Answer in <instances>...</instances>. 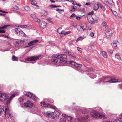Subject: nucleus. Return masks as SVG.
<instances>
[{
    "instance_id": "nucleus-62",
    "label": "nucleus",
    "mask_w": 122,
    "mask_h": 122,
    "mask_svg": "<svg viewBox=\"0 0 122 122\" xmlns=\"http://www.w3.org/2000/svg\"><path fill=\"white\" fill-rule=\"evenodd\" d=\"M19 101L22 102V101H23V99L21 97V98H20L19 99Z\"/></svg>"
},
{
    "instance_id": "nucleus-31",
    "label": "nucleus",
    "mask_w": 122,
    "mask_h": 122,
    "mask_svg": "<svg viewBox=\"0 0 122 122\" xmlns=\"http://www.w3.org/2000/svg\"><path fill=\"white\" fill-rule=\"evenodd\" d=\"M109 78V77L108 76H106L105 77H104L103 79V82L104 83H105L106 82H106V81L109 80L108 79Z\"/></svg>"
},
{
    "instance_id": "nucleus-11",
    "label": "nucleus",
    "mask_w": 122,
    "mask_h": 122,
    "mask_svg": "<svg viewBox=\"0 0 122 122\" xmlns=\"http://www.w3.org/2000/svg\"><path fill=\"white\" fill-rule=\"evenodd\" d=\"M8 110V108H6L4 106L2 105H0V110L3 111V112H4L5 115H6L7 111Z\"/></svg>"
},
{
    "instance_id": "nucleus-35",
    "label": "nucleus",
    "mask_w": 122,
    "mask_h": 122,
    "mask_svg": "<svg viewBox=\"0 0 122 122\" xmlns=\"http://www.w3.org/2000/svg\"><path fill=\"white\" fill-rule=\"evenodd\" d=\"M34 20L35 21L37 22H39V23H40V20L38 18H36H36H34Z\"/></svg>"
},
{
    "instance_id": "nucleus-61",
    "label": "nucleus",
    "mask_w": 122,
    "mask_h": 122,
    "mask_svg": "<svg viewBox=\"0 0 122 122\" xmlns=\"http://www.w3.org/2000/svg\"><path fill=\"white\" fill-rule=\"evenodd\" d=\"M70 33H71V32L70 31L67 32H66L65 33H64V34L65 35L67 34H69Z\"/></svg>"
},
{
    "instance_id": "nucleus-56",
    "label": "nucleus",
    "mask_w": 122,
    "mask_h": 122,
    "mask_svg": "<svg viewBox=\"0 0 122 122\" xmlns=\"http://www.w3.org/2000/svg\"><path fill=\"white\" fill-rule=\"evenodd\" d=\"M13 8L15 9H18V7L16 6H14Z\"/></svg>"
},
{
    "instance_id": "nucleus-7",
    "label": "nucleus",
    "mask_w": 122,
    "mask_h": 122,
    "mask_svg": "<svg viewBox=\"0 0 122 122\" xmlns=\"http://www.w3.org/2000/svg\"><path fill=\"white\" fill-rule=\"evenodd\" d=\"M9 97L6 94L0 92V100L2 102H4Z\"/></svg>"
},
{
    "instance_id": "nucleus-46",
    "label": "nucleus",
    "mask_w": 122,
    "mask_h": 122,
    "mask_svg": "<svg viewBox=\"0 0 122 122\" xmlns=\"http://www.w3.org/2000/svg\"><path fill=\"white\" fill-rule=\"evenodd\" d=\"M94 14V12L93 11H92L91 12H89V13L87 14V15H92L93 14Z\"/></svg>"
},
{
    "instance_id": "nucleus-57",
    "label": "nucleus",
    "mask_w": 122,
    "mask_h": 122,
    "mask_svg": "<svg viewBox=\"0 0 122 122\" xmlns=\"http://www.w3.org/2000/svg\"><path fill=\"white\" fill-rule=\"evenodd\" d=\"M112 12L113 13V14L115 15H116L117 14V13L115 11H113Z\"/></svg>"
},
{
    "instance_id": "nucleus-44",
    "label": "nucleus",
    "mask_w": 122,
    "mask_h": 122,
    "mask_svg": "<svg viewBox=\"0 0 122 122\" xmlns=\"http://www.w3.org/2000/svg\"><path fill=\"white\" fill-rule=\"evenodd\" d=\"M76 17V15L75 14H72L70 16V18H71L72 17Z\"/></svg>"
},
{
    "instance_id": "nucleus-36",
    "label": "nucleus",
    "mask_w": 122,
    "mask_h": 122,
    "mask_svg": "<svg viewBox=\"0 0 122 122\" xmlns=\"http://www.w3.org/2000/svg\"><path fill=\"white\" fill-rule=\"evenodd\" d=\"M76 8L74 6H72L71 7L70 11H74L75 10Z\"/></svg>"
},
{
    "instance_id": "nucleus-3",
    "label": "nucleus",
    "mask_w": 122,
    "mask_h": 122,
    "mask_svg": "<svg viewBox=\"0 0 122 122\" xmlns=\"http://www.w3.org/2000/svg\"><path fill=\"white\" fill-rule=\"evenodd\" d=\"M56 55H53L52 57L54 58L51 60L52 61L55 63H61L64 61V60L61 58L56 56Z\"/></svg>"
},
{
    "instance_id": "nucleus-54",
    "label": "nucleus",
    "mask_w": 122,
    "mask_h": 122,
    "mask_svg": "<svg viewBox=\"0 0 122 122\" xmlns=\"http://www.w3.org/2000/svg\"><path fill=\"white\" fill-rule=\"evenodd\" d=\"M90 36L92 37H93L94 36V33L93 32H91L90 34Z\"/></svg>"
},
{
    "instance_id": "nucleus-16",
    "label": "nucleus",
    "mask_w": 122,
    "mask_h": 122,
    "mask_svg": "<svg viewBox=\"0 0 122 122\" xmlns=\"http://www.w3.org/2000/svg\"><path fill=\"white\" fill-rule=\"evenodd\" d=\"M101 5V3L99 2H97L96 5H95L94 7V10L95 11L99 9V5Z\"/></svg>"
},
{
    "instance_id": "nucleus-33",
    "label": "nucleus",
    "mask_w": 122,
    "mask_h": 122,
    "mask_svg": "<svg viewBox=\"0 0 122 122\" xmlns=\"http://www.w3.org/2000/svg\"><path fill=\"white\" fill-rule=\"evenodd\" d=\"M62 29V28L61 27H60L57 30V32L59 34H61V33H62V32H61V31H60V30H61Z\"/></svg>"
},
{
    "instance_id": "nucleus-38",
    "label": "nucleus",
    "mask_w": 122,
    "mask_h": 122,
    "mask_svg": "<svg viewBox=\"0 0 122 122\" xmlns=\"http://www.w3.org/2000/svg\"><path fill=\"white\" fill-rule=\"evenodd\" d=\"M80 29H82L83 30H82V31H84V30H86V28H85V26H80Z\"/></svg>"
},
{
    "instance_id": "nucleus-42",
    "label": "nucleus",
    "mask_w": 122,
    "mask_h": 122,
    "mask_svg": "<svg viewBox=\"0 0 122 122\" xmlns=\"http://www.w3.org/2000/svg\"><path fill=\"white\" fill-rule=\"evenodd\" d=\"M84 37L83 36H81L79 37L77 40V41H79L80 40H82V39H84Z\"/></svg>"
},
{
    "instance_id": "nucleus-64",
    "label": "nucleus",
    "mask_w": 122,
    "mask_h": 122,
    "mask_svg": "<svg viewBox=\"0 0 122 122\" xmlns=\"http://www.w3.org/2000/svg\"><path fill=\"white\" fill-rule=\"evenodd\" d=\"M113 50H110L109 51L110 53L111 54L113 53Z\"/></svg>"
},
{
    "instance_id": "nucleus-18",
    "label": "nucleus",
    "mask_w": 122,
    "mask_h": 122,
    "mask_svg": "<svg viewBox=\"0 0 122 122\" xmlns=\"http://www.w3.org/2000/svg\"><path fill=\"white\" fill-rule=\"evenodd\" d=\"M92 16L93 17V20H94L95 23H96L98 21L99 18L95 15Z\"/></svg>"
},
{
    "instance_id": "nucleus-26",
    "label": "nucleus",
    "mask_w": 122,
    "mask_h": 122,
    "mask_svg": "<svg viewBox=\"0 0 122 122\" xmlns=\"http://www.w3.org/2000/svg\"><path fill=\"white\" fill-rule=\"evenodd\" d=\"M88 75L91 78L93 79L96 77V75L92 73L91 74H88Z\"/></svg>"
},
{
    "instance_id": "nucleus-50",
    "label": "nucleus",
    "mask_w": 122,
    "mask_h": 122,
    "mask_svg": "<svg viewBox=\"0 0 122 122\" xmlns=\"http://www.w3.org/2000/svg\"><path fill=\"white\" fill-rule=\"evenodd\" d=\"M108 1H104V3L105 5H106L107 6H108Z\"/></svg>"
},
{
    "instance_id": "nucleus-32",
    "label": "nucleus",
    "mask_w": 122,
    "mask_h": 122,
    "mask_svg": "<svg viewBox=\"0 0 122 122\" xmlns=\"http://www.w3.org/2000/svg\"><path fill=\"white\" fill-rule=\"evenodd\" d=\"M99 6H100V8L103 11H104L106 10V9L105 7L102 5L101 3V5H100Z\"/></svg>"
},
{
    "instance_id": "nucleus-63",
    "label": "nucleus",
    "mask_w": 122,
    "mask_h": 122,
    "mask_svg": "<svg viewBox=\"0 0 122 122\" xmlns=\"http://www.w3.org/2000/svg\"><path fill=\"white\" fill-rule=\"evenodd\" d=\"M25 54H24L23 55L21 56L20 58H22L25 57Z\"/></svg>"
},
{
    "instance_id": "nucleus-41",
    "label": "nucleus",
    "mask_w": 122,
    "mask_h": 122,
    "mask_svg": "<svg viewBox=\"0 0 122 122\" xmlns=\"http://www.w3.org/2000/svg\"><path fill=\"white\" fill-rule=\"evenodd\" d=\"M25 9L27 11L30 10V7L27 6H26L25 7Z\"/></svg>"
},
{
    "instance_id": "nucleus-40",
    "label": "nucleus",
    "mask_w": 122,
    "mask_h": 122,
    "mask_svg": "<svg viewBox=\"0 0 122 122\" xmlns=\"http://www.w3.org/2000/svg\"><path fill=\"white\" fill-rule=\"evenodd\" d=\"M10 25H5L3 27H0V29H3L4 28H5L7 27H8V26H9Z\"/></svg>"
},
{
    "instance_id": "nucleus-28",
    "label": "nucleus",
    "mask_w": 122,
    "mask_h": 122,
    "mask_svg": "<svg viewBox=\"0 0 122 122\" xmlns=\"http://www.w3.org/2000/svg\"><path fill=\"white\" fill-rule=\"evenodd\" d=\"M81 112L82 114H86L88 113V111L86 109H82L81 110Z\"/></svg>"
},
{
    "instance_id": "nucleus-45",
    "label": "nucleus",
    "mask_w": 122,
    "mask_h": 122,
    "mask_svg": "<svg viewBox=\"0 0 122 122\" xmlns=\"http://www.w3.org/2000/svg\"><path fill=\"white\" fill-rule=\"evenodd\" d=\"M15 95L14 94H12L11 96L10 97V100H11L12 98L15 97Z\"/></svg>"
},
{
    "instance_id": "nucleus-39",
    "label": "nucleus",
    "mask_w": 122,
    "mask_h": 122,
    "mask_svg": "<svg viewBox=\"0 0 122 122\" xmlns=\"http://www.w3.org/2000/svg\"><path fill=\"white\" fill-rule=\"evenodd\" d=\"M10 25H5L3 27H0V29H3L4 28H5L7 27H8V26H9Z\"/></svg>"
},
{
    "instance_id": "nucleus-52",
    "label": "nucleus",
    "mask_w": 122,
    "mask_h": 122,
    "mask_svg": "<svg viewBox=\"0 0 122 122\" xmlns=\"http://www.w3.org/2000/svg\"><path fill=\"white\" fill-rule=\"evenodd\" d=\"M5 31L4 30H0V33H5Z\"/></svg>"
},
{
    "instance_id": "nucleus-47",
    "label": "nucleus",
    "mask_w": 122,
    "mask_h": 122,
    "mask_svg": "<svg viewBox=\"0 0 122 122\" xmlns=\"http://www.w3.org/2000/svg\"><path fill=\"white\" fill-rule=\"evenodd\" d=\"M43 13H44V15H46L48 14V13L46 11H44Z\"/></svg>"
},
{
    "instance_id": "nucleus-6",
    "label": "nucleus",
    "mask_w": 122,
    "mask_h": 122,
    "mask_svg": "<svg viewBox=\"0 0 122 122\" xmlns=\"http://www.w3.org/2000/svg\"><path fill=\"white\" fill-rule=\"evenodd\" d=\"M41 106L43 107L51 108L54 109H57L56 107L55 106L50 104L46 103L45 102H41Z\"/></svg>"
},
{
    "instance_id": "nucleus-55",
    "label": "nucleus",
    "mask_w": 122,
    "mask_h": 122,
    "mask_svg": "<svg viewBox=\"0 0 122 122\" xmlns=\"http://www.w3.org/2000/svg\"><path fill=\"white\" fill-rule=\"evenodd\" d=\"M18 27H19L22 28H24V25H18Z\"/></svg>"
},
{
    "instance_id": "nucleus-17",
    "label": "nucleus",
    "mask_w": 122,
    "mask_h": 122,
    "mask_svg": "<svg viewBox=\"0 0 122 122\" xmlns=\"http://www.w3.org/2000/svg\"><path fill=\"white\" fill-rule=\"evenodd\" d=\"M19 36L22 37H26L27 36L23 32L22 30L20 31L18 34Z\"/></svg>"
},
{
    "instance_id": "nucleus-14",
    "label": "nucleus",
    "mask_w": 122,
    "mask_h": 122,
    "mask_svg": "<svg viewBox=\"0 0 122 122\" xmlns=\"http://www.w3.org/2000/svg\"><path fill=\"white\" fill-rule=\"evenodd\" d=\"M106 81L109 83H114L120 82L119 80L115 79H111L109 80Z\"/></svg>"
},
{
    "instance_id": "nucleus-19",
    "label": "nucleus",
    "mask_w": 122,
    "mask_h": 122,
    "mask_svg": "<svg viewBox=\"0 0 122 122\" xmlns=\"http://www.w3.org/2000/svg\"><path fill=\"white\" fill-rule=\"evenodd\" d=\"M107 24L105 21H103L101 24L102 28H103L104 29H106V27Z\"/></svg>"
},
{
    "instance_id": "nucleus-12",
    "label": "nucleus",
    "mask_w": 122,
    "mask_h": 122,
    "mask_svg": "<svg viewBox=\"0 0 122 122\" xmlns=\"http://www.w3.org/2000/svg\"><path fill=\"white\" fill-rule=\"evenodd\" d=\"M113 33V32L110 29H109L107 31L106 33V35L107 38H109L110 36L112 35Z\"/></svg>"
},
{
    "instance_id": "nucleus-27",
    "label": "nucleus",
    "mask_w": 122,
    "mask_h": 122,
    "mask_svg": "<svg viewBox=\"0 0 122 122\" xmlns=\"http://www.w3.org/2000/svg\"><path fill=\"white\" fill-rule=\"evenodd\" d=\"M66 118H67V119L68 121H70V122H71V121L73 120V121L75 120V119L73 118V117H71L67 116Z\"/></svg>"
},
{
    "instance_id": "nucleus-48",
    "label": "nucleus",
    "mask_w": 122,
    "mask_h": 122,
    "mask_svg": "<svg viewBox=\"0 0 122 122\" xmlns=\"http://www.w3.org/2000/svg\"><path fill=\"white\" fill-rule=\"evenodd\" d=\"M77 49L78 51H79L81 53V48H79V47H77Z\"/></svg>"
},
{
    "instance_id": "nucleus-25",
    "label": "nucleus",
    "mask_w": 122,
    "mask_h": 122,
    "mask_svg": "<svg viewBox=\"0 0 122 122\" xmlns=\"http://www.w3.org/2000/svg\"><path fill=\"white\" fill-rule=\"evenodd\" d=\"M115 57L117 59H118L120 60L121 59V57L119 55L118 53H116L115 55Z\"/></svg>"
},
{
    "instance_id": "nucleus-5",
    "label": "nucleus",
    "mask_w": 122,
    "mask_h": 122,
    "mask_svg": "<svg viewBox=\"0 0 122 122\" xmlns=\"http://www.w3.org/2000/svg\"><path fill=\"white\" fill-rule=\"evenodd\" d=\"M67 62L68 63L72 65L73 67L77 70L79 69L81 66V64H78L73 61H68Z\"/></svg>"
},
{
    "instance_id": "nucleus-13",
    "label": "nucleus",
    "mask_w": 122,
    "mask_h": 122,
    "mask_svg": "<svg viewBox=\"0 0 122 122\" xmlns=\"http://www.w3.org/2000/svg\"><path fill=\"white\" fill-rule=\"evenodd\" d=\"M47 25L46 23L44 21H40L39 23V25L40 27L42 28H44Z\"/></svg>"
},
{
    "instance_id": "nucleus-24",
    "label": "nucleus",
    "mask_w": 122,
    "mask_h": 122,
    "mask_svg": "<svg viewBox=\"0 0 122 122\" xmlns=\"http://www.w3.org/2000/svg\"><path fill=\"white\" fill-rule=\"evenodd\" d=\"M9 109L7 110V112L6 115H5V116L6 115L7 117L8 118H11L12 117V115L11 114L9 113Z\"/></svg>"
},
{
    "instance_id": "nucleus-10",
    "label": "nucleus",
    "mask_w": 122,
    "mask_h": 122,
    "mask_svg": "<svg viewBox=\"0 0 122 122\" xmlns=\"http://www.w3.org/2000/svg\"><path fill=\"white\" fill-rule=\"evenodd\" d=\"M39 40H38L36 39L33 40L30 42L28 43V46H26L25 47V48L30 46H31L35 45V44L38 42Z\"/></svg>"
},
{
    "instance_id": "nucleus-20",
    "label": "nucleus",
    "mask_w": 122,
    "mask_h": 122,
    "mask_svg": "<svg viewBox=\"0 0 122 122\" xmlns=\"http://www.w3.org/2000/svg\"><path fill=\"white\" fill-rule=\"evenodd\" d=\"M105 122H122V118L115 120L113 121H107Z\"/></svg>"
},
{
    "instance_id": "nucleus-43",
    "label": "nucleus",
    "mask_w": 122,
    "mask_h": 122,
    "mask_svg": "<svg viewBox=\"0 0 122 122\" xmlns=\"http://www.w3.org/2000/svg\"><path fill=\"white\" fill-rule=\"evenodd\" d=\"M30 15L34 19L36 18V17L35 15L34 14H31Z\"/></svg>"
},
{
    "instance_id": "nucleus-58",
    "label": "nucleus",
    "mask_w": 122,
    "mask_h": 122,
    "mask_svg": "<svg viewBox=\"0 0 122 122\" xmlns=\"http://www.w3.org/2000/svg\"><path fill=\"white\" fill-rule=\"evenodd\" d=\"M75 17L78 20H79L81 19V17H80L78 16H76Z\"/></svg>"
},
{
    "instance_id": "nucleus-21",
    "label": "nucleus",
    "mask_w": 122,
    "mask_h": 122,
    "mask_svg": "<svg viewBox=\"0 0 122 122\" xmlns=\"http://www.w3.org/2000/svg\"><path fill=\"white\" fill-rule=\"evenodd\" d=\"M57 57L61 58L62 59H66L67 58V56L66 55H56Z\"/></svg>"
},
{
    "instance_id": "nucleus-49",
    "label": "nucleus",
    "mask_w": 122,
    "mask_h": 122,
    "mask_svg": "<svg viewBox=\"0 0 122 122\" xmlns=\"http://www.w3.org/2000/svg\"><path fill=\"white\" fill-rule=\"evenodd\" d=\"M118 87L122 89V84H121L119 85L118 86Z\"/></svg>"
},
{
    "instance_id": "nucleus-4",
    "label": "nucleus",
    "mask_w": 122,
    "mask_h": 122,
    "mask_svg": "<svg viewBox=\"0 0 122 122\" xmlns=\"http://www.w3.org/2000/svg\"><path fill=\"white\" fill-rule=\"evenodd\" d=\"M24 95H26L29 97L30 99L35 101H36L39 100V98L33 94L32 93L30 92H24Z\"/></svg>"
},
{
    "instance_id": "nucleus-29",
    "label": "nucleus",
    "mask_w": 122,
    "mask_h": 122,
    "mask_svg": "<svg viewBox=\"0 0 122 122\" xmlns=\"http://www.w3.org/2000/svg\"><path fill=\"white\" fill-rule=\"evenodd\" d=\"M21 30L19 28H16L15 29V32L17 34H18Z\"/></svg>"
},
{
    "instance_id": "nucleus-59",
    "label": "nucleus",
    "mask_w": 122,
    "mask_h": 122,
    "mask_svg": "<svg viewBox=\"0 0 122 122\" xmlns=\"http://www.w3.org/2000/svg\"><path fill=\"white\" fill-rule=\"evenodd\" d=\"M85 5L87 6L90 5V3H86Z\"/></svg>"
},
{
    "instance_id": "nucleus-60",
    "label": "nucleus",
    "mask_w": 122,
    "mask_h": 122,
    "mask_svg": "<svg viewBox=\"0 0 122 122\" xmlns=\"http://www.w3.org/2000/svg\"><path fill=\"white\" fill-rule=\"evenodd\" d=\"M117 40H115V41H113V44H117Z\"/></svg>"
},
{
    "instance_id": "nucleus-15",
    "label": "nucleus",
    "mask_w": 122,
    "mask_h": 122,
    "mask_svg": "<svg viewBox=\"0 0 122 122\" xmlns=\"http://www.w3.org/2000/svg\"><path fill=\"white\" fill-rule=\"evenodd\" d=\"M101 55L104 57L107 58L108 57V56L106 52L104 51H102L101 52Z\"/></svg>"
},
{
    "instance_id": "nucleus-34",
    "label": "nucleus",
    "mask_w": 122,
    "mask_h": 122,
    "mask_svg": "<svg viewBox=\"0 0 122 122\" xmlns=\"http://www.w3.org/2000/svg\"><path fill=\"white\" fill-rule=\"evenodd\" d=\"M65 119L64 118H61L59 122H66Z\"/></svg>"
},
{
    "instance_id": "nucleus-1",
    "label": "nucleus",
    "mask_w": 122,
    "mask_h": 122,
    "mask_svg": "<svg viewBox=\"0 0 122 122\" xmlns=\"http://www.w3.org/2000/svg\"><path fill=\"white\" fill-rule=\"evenodd\" d=\"M90 114L91 116L93 118H100L102 119H105V115L104 114H100L99 112L92 111L91 112Z\"/></svg>"
},
{
    "instance_id": "nucleus-53",
    "label": "nucleus",
    "mask_w": 122,
    "mask_h": 122,
    "mask_svg": "<svg viewBox=\"0 0 122 122\" xmlns=\"http://www.w3.org/2000/svg\"><path fill=\"white\" fill-rule=\"evenodd\" d=\"M50 7L51 8H56V6L54 5H50Z\"/></svg>"
},
{
    "instance_id": "nucleus-23",
    "label": "nucleus",
    "mask_w": 122,
    "mask_h": 122,
    "mask_svg": "<svg viewBox=\"0 0 122 122\" xmlns=\"http://www.w3.org/2000/svg\"><path fill=\"white\" fill-rule=\"evenodd\" d=\"M109 5L111 6H114V3L112 0H109L108 1Z\"/></svg>"
},
{
    "instance_id": "nucleus-8",
    "label": "nucleus",
    "mask_w": 122,
    "mask_h": 122,
    "mask_svg": "<svg viewBox=\"0 0 122 122\" xmlns=\"http://www.w3.org/2000/svg\"><path fill=\"white\" fill-rule=\"evenodd\" d=\"M41 56L40 55H39L38 56H32L30 57H27L25 60L27 61H34L36 60L39 59V57Z\"/></svg>"
},
{
    "instance_id": "nucleus-9",
    "label": "nucleus",
    "mask_w": 122,
    "mask_h": 122,
    "mask_svg": "<svg viewBox=\"0 0 122 122\" xmlns=\"http://www.w3.org/2000/svg\"><path fill=\"white\" fill-rule=\"evenodd\" d=\"M24 105L26 107H29L30 108L34 107V106L30 101H27L26 103H24Z\"/></svg>"
},
{
    "instance_id": "nucleus-51",
    "label": "nucleus",
    "mask_w": 122,
    "mask_h": 122,
    "mask_svg": "<svg viewBox=\"0 0 122 122\" xmlns=\"http://www.w3.org/2000/svg\"><path fill=\"white\" fill-rule=\"evenodd\" d=\"M29 26V25H24V28H27Z\"/></svg>"
},
{
    "instance_id": "nucleus-30",
    "label": "nucleus",
    "mask_w": 122,
    "mask_h": 122,
    "mask_svg": "<svg viewBox=\"0 0 122 122\" xmlns=\"http://www.w3.org/2000/svg\"><path fill=\"white\" fill-rule=\"evenodd\" d=\"M18 58L16 57L15 55H13L12 56V60L14 61H18Z\"/></svg>"
},
{
    "instance_id": "nucleus-37",
    "label": "nucleus",
    "mask_w": 122,
    "mask_h": 122,
    "mask_svg": "<svg viewBox=\"0 0 122 122\" xmlns=\"http://www.w3.org/2000/svg\"><path fill=\"white\" fill-rule=\"evenodd\" d=\"M36 1H32L31 3V4L33 5L34 6H36Z\"/></svg>"
},
{
    "instance_id": "nucleus-22",
    "label": "nucleus",
    "mask_w": 122,
    "mask_h": 122,
    "mask_svg": "<svg viewBox=\"0 0 122 122\" xmlns=\"http://www.w3.org/2000/svg\"><path fill=\"white\" fill-rule=\"evenodd\" d=\"M88 20L90 24H94L95 23L92 17V18H91L90 19H88Z\"/></svg>"
},
{
    "instance_id": "nucleus-2",
    "label": "nucleus",
    "mask_w": 122,
    "mask_h": 122,
    "mask_svg": "<svg viewBox=\"0 0 122 122\" xmlns=\"http://www.w3.org/2000/svg\"><path fill=\"white\" fill-rule=\"evenodd\" d=\"M59 113L57 111H55L54 112H51L48 113L46 112L45 113V115L46 116L48 117L51 119H54L55 117H58Z\"/></svg>"
}]
</instances>
